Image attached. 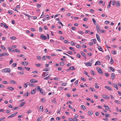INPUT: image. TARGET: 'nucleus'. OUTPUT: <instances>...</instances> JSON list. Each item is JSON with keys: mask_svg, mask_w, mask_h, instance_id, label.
Segmentation results:
<instances>
[{"mask_svg": "<svg viewBox=\"0 0 121 121\" xmlns=\"http://www.w3.org/2000/svg\"><path fill=\"white\" fill-rule=\"evenodd\" d=\"M11 71V70L9 68H6L2 69L1 72H2L9 73Z\"/></svg>", "mask_w": 121, "mask_h": 121, "instance_id": "nucleus-1", "label": "nucleus"}, {"mask_svg": "<svg viewBox=\"0 0 121 121\" xmlns=\"http://www.w3.org/2000/svg\"><path fill=\"white\" fill-rule=\"evenodd\" d=\"M17 114V112L15 113H14L12 114H11L10 116H8L7 117L8 118H10L12 117H13L15 116Z\"/></svg>", "mask_w": 121, "mask_h": 121, "instance_id": "nucleus-2", "label": "nucleus"}, {"mask_svg": "<svg viewBox=\"0 0 121 121\" xmlns=\"http://www.w3.org/2000/svg\"><path fill=\"white\" fill-rule=\"evenodd\" d=\"M84 64L86 66H91L92 65L91 63L90 62H84Z\"/></svg>", "mask_w": 121, "mask_h": 121, "instance_id": "nucleus-3", "label": "nucleus"}, {"mask_svg": "<svg viewBox=\"0 0 121 121\" xmlns=\"http://www.w3.org/2000/svg\"><path fill=\"white\" fill-rule=\"evenodd\" d=\"M40 93L43 95H45L46 93L41 88L40 90Z\"/></svg>", "mask_w": 121, "mask_h": 121, "instance_id": "nucleus-4", "label": "nucleus"}, {"mask_svg": "<svg viewBox=\"0 0 121 121\" xmlns=\"http://www.w3.org/2000/svg\"><path fill=\"white\" fill-rule=\"evenodd\" d=\"M1 26H4L5 27L6 29H8L9 28L7 26V25L5 23H1Z\"/></svg>", "mask_w": 121, "mask_h": 121, "instance_id": "nucleus-5", "label": "nucleus"}, {"mask_svg": "<svg viewBox=\"0 0 121 121\" xmlns=\"http://www.w3.org/2000/svg\"><path fill=\"white\" fill-rule=\"evenodd\" d=\"M97 70H98V71L99 73L101 74H103V73L102 72V70L99 67H98L97 68Z\"/></svg>", "mask_w": 121, "mask_h": 121, "instance_id": "nucleus-6", "label": "nucleus"}, {"mask_svg": "<svg viewBox=\"0 0 121 121\" xmlns=\"http://www.w3.org/2000/svg\"><path fill=\"white\" fill-rule=\"evenodd\" d=\"M44 73L42 74V77L43 78H44L47 76L48 74V72H44Z\"/></svg>", "mask_w": 121, "mask_h": 121, "instance_id": "nucleus-7", "label": "nucleus"}, {"mask_svg": "<svg viewBox=\"0 0 121 121\" xmlns=\"http://www.w3.org/2000/svg\"><path fill=\"white\" fill-rule=\"evenodd\" d=\"M102 97L104 98L108 99L109 98V97L108 95H102Z\"/></svg>", "mask_w": 121, "mask_h": 121, "instance_id": "nucleus-8", "label": "nucleus"}, {"mask_svg": "<svg viewBox=\"0 0 121 121\" xmlns=\"http://www.w3.org/2000/svg\"><path fill=\"white\" fill-rule=\"evenodd\" d=\"M96 37L97 39V40L99 42H101V39H100L99 35L98 34H96Z\"/></svg>", "mask_w": 121, "mask_h": 121, "instance_id": "nucleus-9", "label": "nucleus"}, {"mask_svg": "<svg viewBox=\"0 0 121 121\" xmlns=\"http://www.w3.org/2000/svg\"><path fill=\"white\" fill-rule=\"evenodd\" d=\"M28 63L27 62H26V61L25 62H22L21 63L24 66L26 65H28Z\"/></svg>", "mask_w": 121, "mask_h": 121, "instance_id": "nucleus-10", "label": "nucleus"}, {"mask_svg": "<svg viewBox=\"0 0 121 121\" xmlns=\"http://www.w3.org/2000/svg\"><path fill=\"white\" fill-rule=\"evenodd\" d=\"M30 82L31 83H35L38 82L37 81H35L34 79H32L30 80Z\"/></svg>", "mask_w": 121, "mask_h": 121, "instance_id": "nucleus-11", "label": "nucleus"}, {"mask_svg": "<svg viewBox=\"0 0 121 121\" xmlns=\"http://www.w3.org/2000/svg\"><path fill=\"white\" fill-rule=\"evenodd\" d=\"M115 4L117 7H119L120 6V4L119 1H117L116 2Z\"/></svg>", "mask_w": 121, "mask_h": 121, "instance_id": "nucleus-12", "label": "nucleus"}, {"mask_svg": "<svg viewBox=\"0 0 121 121\" xmlns=\"http://www.w3.org/2000/svg\"><path fill=\"white\" fill-rule=\"evenodd\" d=\"M41 38L45 40L46 39V37L45 36L43 35H41Z\"/></svg>", "mask_w": 121, "mask_h": 121, "instance_id": "nucleus-13", "label": "nucleus"}, {"mask_svg": "<svg viewBox=\"0 0 121 121\" xmlns=\"http://www.w3.org/2000/svg\"><path fill=\"white\" fill-rule=\"evenodd\" d=\"M39 110L40 112H43V106H40Z\"/></svg>", "mask_w": 121, "mask_h": 121, "instance_id": "nucleus-14", "label": "nucleus"}, {"mask_svg": "<svg viewBox=\"0 0 121 121\" xmlns=\"http://www.w3.org/2000/svg\"><path fill=\"white\" fill-rule=\"evenodd\" d=\"M27 84L28 85L31 86V87H34L35 86L34 84H32L30 83V82H27Z\"/></svg>", "mask_w": 121, "mask_h": 121, "instance_id": "nucleus-15", "label": "nucleus"}, {"mask_svg": "<svg viewBox=\"0 0 121 121\" xmlns=\"http://www.w3.org/2000/svg\"><path fill=\"white\" fill-rule=\"evenodd\" d=\"M18 69L19 70H21L22 71H24V68L22 67H19Z\"/></svg>", "mask_w": 121, "mask_h": 121, "instance_id": "nucleus-16", "label": "nucleus"}, {"mask_svg": "<svg viewBox=\"0 0 121 121\" xmlns=\"http://www.w3.org/2000/svg\"><path fill=\"white\" fill-rule=\"evenodd\" d=\"M105 88L108 89L109 91L112 90V89L110 88V87L108 86H105Z\"/></svg>", "mask_w": 121, "mask_h": 121, "instance_id": "nucleus-17", "label": "nucleus"}, {"mask_svg": "<svg viewBox=\"0 0 121 121\" xmlns=\"http://www.w3.org/2000/svg\"><path fill=\"white\" fill-rule=\"evenodd\" d=\"M91 40V41L93 42L95 44L97 43L96 40L95 39H92Z\"/></svg>", "mask_w": 121, "mask_h": 121, "instance_id": "nucleus-18", "label": "nucleus"}, {"mask_svg": "<svg viewBox=\"0 0 121 121\" xmlns=\"http://www.w3.org/2000/svg\"><path fill=\"white\" fill-rule=\"evenodd\" d=\"M105 32V31H104V30L100 29V30L99 31V32L98 33H104Z\"/></svg>", "mask_w": 121, "mask_h": 121, "instance_id": "nucleus-19", "label": "nucleus"}, {"mask_svg": "<svg viewBox=\"0 0 121 121\" xmlns=\"http://www.w3.org/2000/svg\"><path fill=\"white\" fill-rule=\"evenodd\" d=\"M115 74L114 73H112L111 74V76L112 77V80H113L114 79Z\"/></svg>", "mask_w": 121, "mask_h": 121, "instance_id": "nucleus-20", "label": "nucleus"}, {"mask_svg": "<svg viewBox=\"0 0 121 121\" xmlns=\"http://www.w3.org/2000/svg\"><path fill=\"white\" fill-rule=\"evenodd\" d=\"M36 93V91L35 89H33L32 90L31 92V93L32 94H34Z\"/></svg>", "mask_w": 121, "mask_h": 121, "instance_id": "nucleus-21", "label": "nucleus"}, {"mask_svg": "<svg viewBox=\"0 0 121 121\" xmlns=\"http://www.w3.org/2000/svg\"><path fill=\"white\" fill-rule=\"evenodd\" d=\"M98 48L99 50L100 51H101L102 52H103V51L102 49V48H101V47L100 46H99L98 47Z\"/></svg>", "mask_w": 121, "mask_h": 121, "instance_id": "nucleus-22", "label": "nucleus"}, {"mask_svg": "<svg viewBox=\"0 0 121 121\" xmlns=\"http://www.w3.org/2000/svg\"><path fill=\"white\" fill-rule=\"evenodd\" d=\"M96 29L98 32H99V31L100 30L99 28V26H97L96 27Z\"/></svg>", "mask_w": 121, "mask_h": 121, "instance_id": "nucleus-23", "label": "nucleus"}, {"mask_svg": "<svg viewBox=\"0 0 121 121\" xmlns=\"http://www.w3.org/2000/svg\"><path fill=\"white\" fill-rule=\"evenodd\" d=\"M8 49L11 52H12L13 51H14L13 50L12 48H11L8 47Z\"/></svg>", "mask_w": 121, "mask_h": 121, "instance_id": "nucleus-24", "label": "nucleus"}, {"mask_svg": "<svg viewBox=\"0 0 121 121\" xmlns=\"http://www.w3.org/2000/svg\"><path fill=\"white\" fill-rule=\"evenodd\" d=\"M100 61H97L95 63V65H100Z\"/></svg>", "mask_w": 121, "mask_h": 121, "instance_id": "nucleus-25", "label": "nucleus"}, {"mask_svg": "<svg viewBox=\"0 0 121 121\" xmlns=\"http://www.w3.org/2000/svg\"><path fill=\"white\" fill-rule=\"evenodd\" d=\"M35 89L37 91H40V89H41L40 87L39 86H36L35 87Z\"/></svg>", "mask_w": 121, "mask_h": 121, "instance_id": "nucleus-26", "label": "nucleus"}, {"mask_svg": "<svg viewBox=\"0 0 121 121\" xmlns=\"http://www.w3.org/2000/svg\"><path fill=\"white\" fill-rule=\"evenodd\" d=\"M42 119V118L41 117H38L37 120V121H41Z\"/></svg>", "mask_w": 121, "mask_h": 121, "instance_id": "nucleus-27", "label": "nucleus"}, {"mask_svg": "<svg viewBox=\"0 0 121 121\" xmlns=\"http://www.w3.org/2000/svg\"><path fill=\"white\" fill-rule=\"evenodd\" d=\"M88 115H92L93 114L92 112L91 111H88Z\"/></svg>", "mask_w": 121, "mask_h": 121, "instance_id": "nucleus-28", "label": "nucleus"}, {"mask_svg": "<svg viewBox=\"0 0 121 121\" xmlns=\"http://www.w3.org/2000/svg\"><path fill=\"white\" fill-rule=\"evenodd\" d=\"M3 56H8L9 55V54L8 53L5 52H4V53H3Z\"/></svg>", "mask_w": 121, "mask_h": 121, "instance_id": "nucleus-29", "label": "nucleus"}, {"mask_svg": "<svg viewBox=\"0 0 121 121\" xmlns=\"http://www.w3.org/2000/svg\"><path fill=\"white\" fill-rule=\"evenodd\" d=\"M113 85H114V87H115L117 90L118 89V88L117 87V84L116 83H113Z\"/></svg>", "mask_w": 121, "mask_h": 121, "instance_id": "nucleus-30", "label": "nucleus"}, {"mask_svg": "<svg viewBox=\"0 0 121 121\" xmlns=\"http://www.w3.org/2000/svg\"><path fill=\"white\" fill-rule=\"evenodd\" d=\"M81 53L82 55L84 57H86V55H85V53L82 52H81Z\"/></svg>", "mask_w": 121, "mask_h": 121, "instance_id": "nucleus-31", "label": "nucleus"}, {"mask_svg": "<svg viewBox=\"0 0 121 121\" xmlns=\"http://www.w3.org/2000/svg\"><path fill=\"white\" fill-rule=\"evenodd\" d=\"M81 108L83 110H84L86 109V108L85 106L83 105L81 106Z\"/></svg>", "mask_w": 121, "mask_h": 121, "instance_id": "nucleus-32", "label": "nucleus"}, {"mask_svg": "<svg viewBox=\"0 0 121 121\" xmlns=\"http://www.w3.org/2000/svg\"><path fill=\"white\" fill-rule=\"evenodd\" d=\"M14 51L17 52L19 53L20 52V51L19 50L17 49H15L13 50Z\"/></svg>", "mask_w": 121, "mask_h": 121, "instance_id": "nucleus-33", "label": "nucleus"}, {"mask_svg": "<svg viewBox=\"0 0 121 121\" xmlns=\"http://www.w3.org/2000/svg\"><path fill=\"white\" fill-rule=\"evenodd\" d=\"M70 69L71 70H74L76 69L73 66H71L70 67Z\"/></svg>", "mask_w": 121, "mask_h": 121, "instance_id": "nucleus-34", "label": "nucleus"}, {"mask_svg": "<svg viewBox=\"0 0 121 121\" xmlns=\"http://www.w3.org/2000/svg\"><path fill=\"white\" fill-rule=\"evenodd\" d=\"M41 102L43 103L45 102L46 101V100L44 98H41Z\"/></svg>", "mask_w": 121, "mask_h": 121, "instance_id": "nucleus-35", "label": "nucleus"}, {"mask_svg": "<svg viewBox=\"0 0 121 121\" xmlns=\"http://www.w3.org/2000/svg\"><path fill=\"white\" fill-rule=\"evenodd\" d=\"M30 93V92H27L26 93H25L23 95V96L24 97L26 96H28V94Z\"/></svg>", "mask_w": 121, "mask_h": 121, "instance_id": "nucleus-36", "label": "nucleus"}, {"mask_svg": "<svg viewBox=\"0 0 121 121\" xmlns=\"http://www.w3.org/2000/svg\"><path fill=\"white\" fill-rule=\"evenodd\" d=\"M7 89H10V90L11 91H13L14 90V88L12 87L7 88Z\"/></svg>", "mask_w": 121, "mask_h": 121, "instance_id": "nucleus-37", "label": "nucleus"}, {"mask_svg": "<svg viewBox=\"0 0 121 121\" xmlns=\"http://www.w3.org/2000/svg\"><path fill=\"white\" fill-rule=\"evenodd\" d=\"M27 83H25L23 85V87H24L25 88H26V87H27Z\"/></svg>", "mask_w": 121, "mask_h": 121, "instance_id": "nucleus-38", "label": "nucleus"}, {"mask_svg": "<svg viewBox=\"0 0 121 121\" xmlns=\"http://www.w3.org/2000/svg\"><path fill=\"white\" fill-rule=\"evenodd\" d=\"M70 43L72 45H74L76 43H74L73 42H70Z\"/></svg>", "mask_w": 121, "mask_h": 121, "instance_id": "nucleus-39", "label": "nucleus"}, {"mask_svg": "<svg viewBox=\"0 0 121 121\" xmlns=\"http://www.w3.org/2000/svg\"><path fill=\"white\" fill-rule=\"evenodd\" d=\"M103 106L105 107V109L107 110L109 109V107L108 106H107L106 105H104Z\"/></svg>", "mask_w": 121, "mask_h": 121, "instance_id": "nucleus-40", "label": "nucleus"}, {"mask_svg": "<svg viewBox=\"0 0 121 121\" xmlns=\"http://www.w3.org/2000/svg\"><path fill=\"white\" fill-rule=\"evenodd\" d=\"M10 82L11 83H12L13 84H15L16 83V82L13 80H11Z\"/></svg>", "mask_w": 121, "mask_h": 121, "instance_id": "nucleus-41", "label": "nucleus"}, {"mask_svg": "<svg viewBox=\"0 0 121 121\" xmlns=\"http://www.w3.org/2000/svg\"><path fill=\"white\" fill-rule=\"evenodd\" d=\"M44 17L46 18L49 19L50 18V16L48 15H46L44 16Z\"/></svg>", "mask_w": 121, "mask_h": 121, "instance_id": "nucleus-42", "label": "nucleus"}, {"mask_svg": "<svg viewBox=\"0 0 121 121\" xmlns=\"http://www.w3.org/2000/svg\"><path fill=\"white\" fill-rule=\"evenodd\" d=\"M60 65L61 66H63L64 65V62H61L60 63Z\"/></svg>", "mask_w": 121, "mask_h": 121, "instance_id": "nucleus-43", "label": "nucleus"}, {"mask_svg": "<svg viewBox=\"0 0 121 121\" xmlns=\"http://www.w3.org/2000/svg\"><path fill=\"white\" fill-rule=\"evenodd\" d=\"M25 103L24 102H22L21 104L19 106L20 107H22L25 104Z\"/></svg>", "mask_w": 121, "mask_h": 121, "instance_id": "nucleus-44", "label": "nucleus"}, {"mask_svg": "<svg viewBox=\"0 0 121 121\" xmlns=\"http://www.w3.org/2000/svg\"><path fill=\"white\" fill-rule=\"evenodd\" d=\"M10 39H11L14 40L16 39V38L14 36H12L10 37Z\"/></svg>", "mask_w": 121, "mask_h": 121, "instance_id": "nucleus-45", "label": "nucleus"}, {"mask_svg": "<svg viewBox=\"0 0 121 121\" xmlns=\"http://www.w3.org/2000/svg\"><path fill=\"white\" fill-rule=\"evenodd\" d=\"M69 49L71 50L72 51H75V49L74 48L72 47H70L69 48Z\"/></svg>", "mask_w": 121, "mask_h": 121, "instance_id": "nucleus-46", "label": "nucleus"}, {"mask_svg": "<svg viewBox=\"0 0 121 121\" xmlns=\"http://www.w3.org/2000/svg\"><path fill=\"white\" fill-rule=\"evenodd\" d=\"M17 65V63H14L12 65V66L13 67H15Z\"/></svg>", "mask_w": 121, "mask_h": 121, "instance_id": "nucleus-47", "label": "nucleus"}, {"mask_svg": "<svg viewBox=\"0 0 121 121\" xmlns=\"http://www.w3.org/2000/svg\"><path fill=\"white\" fill-rule=\"evenodd\" d=\"M67 53L71 55L73 54V52L72 51H69L67 52Z\"/></svg>", "mask_w": 121, "mask_h": 121, "instance_id": "nucleus-48", "label": "nucleus"}, {"mask_svg": "<svg viewBox=\"0 0 121 121\" xmlns=\"http://www.w3.org/2000/svg\"><path fill=\"white\" fill-rule=\"evenodd\" d=\"M105 58L106 60H108L109 59L110 57L108 55L106 56L105 57Z\"/></svg>", "mask_w": 121, "mask_h": 121, "instance_id": "nucleus-49", "label": "nucleus"}, {"mask_svg": "<svg viewBox=\"0 0 121 121\" xmlns=\"http://www.w3.org/2000/svg\"><path fill=\"white\" fill-rule=\"evenodd\" d=\"M115 1L114 0L111 1V4L112 5H114L115 3Z\"/></svg>", "mask_w": 121, "mask_h": 121, "instance_id": "nucleus-50", "label": "nucleus"}, {"mask_svg": "<svg viewBox=\"0 0 121 121\" xmlns=\"http://www.w3.org/2000/svg\"><path fill=\"white\" fill-rule=\"evenodd\" d=\"M114 101L117 104H120V101L117 100H115Z\"/></svg>", "mask_w": 121, "mask_h": 121, "instance_id": "nucleus-51", "label": "nucleus"}, {"mask_svg": "<svg viewBox=\"0 0 121 121\" xmlns=\"http://www.w3.org/2000/svg\"><path fill=\"white\" fill-rule=\"evenodd\" d=\"M18 107H15L12 108V110L13 111L15 110V109H17L18 108Z\"/></svg>", "mask_w": 121, "mask_h": 121, "instance_id": "nucleus-52", "label": "nucleus"}, {"mask_svg": "<svg viewBox=\"0 0 121 121\" xmlns=\"http://www.w3.org/2000/svg\"><path fill=\"white\" fill-rule=\"evenodd\" d=\"M110 69L113 72H114L115 71V69L114 68H112L111 67H110Z\"/></svg>", "mask_w": 121, "mask_h": 121, "instance_id": "nucleus-53", "label": "nucleus"}, {"mask_svg": "<svg viewBox=\"0 0 121 121\" xmlns=\"http://www.w3.org/2000/svg\"><path fill=\"white\" fill-rule=\"evenodd\" d=\"M1 48L3 49L4 50H5V47L3 45H2L1 46Z\"/></svg>", "mask_w": 121, "mask_h": 121, "instance_id": "nucleus-54", "label": "nucleus"}, {"mask_svg": "<svg viewBox=\"0 0 121 121\" xmlns=\"http://www.w3.org/2000/svg\"><path fill=\"white\" fill-rule=\"evenodd\" d=\"M24 68L25 69L27 70V71H29L30 69V68L29 67H25Z\"/></svg>", "mask_w": 121, "mask_h": 121, "instance_id": "nucleus-55", "label": "nucleus"}, {"mask_svg": "<svg viewBox=\"0 0 121 121\" xmlns=\"http://www.w3.org/2000/svg\"><path fill=\"white\" fill-rule=\"evenodd\" d=\"M8 13L10 14H12V12L11 10H9L8 11Z\"/></svg>", "mask_w": 121, "mask_h": 121, "instance_id": "nucleus-56", "label": "nucleus"}, {"mask_svg": "<svg viewBox=\"0 0 121 121\" xmlns=\"http://www.w3.org/2000/svg\"><path fill=\"white\" fill-rule=\"evenodd\" d=\"M4 86L3 84H0V88H4Z\"/></svg>", "mask_w": 121, "mask_h": 121, "instance_id": "nucleus-57", "label": "nucleus"}, {"mask_svg": "<svg viewBox=\"0 0 121 121\" xmlns=\"http://www.w3.org/2000/svg\"><path fill=\"white\" fill-rule=\"evenodd\" d=\"M13 60L12 59L9 62V65H10L13 62Z\"/></svg>", "mask_w": 121, "mask_h": 121, "instance_id": "nucleus-58", "label": "nucleus"}, {"mask_svg": "<svg viewBox=\"0 0 121 121\" xmlns=\"http://www.w3.org/2000/svg\"><path fill=\"white\" fill-rule=\"evenodd\" d=\"M91 72L92 74L93 75H95V73L94 72V71H93V70L91 71Z\"/></svg>", "mask_w": 121, "mask_h": 121, "instance_id": "nucleus-59", "label": "nucleus"}, {"mask_svg": "<svg viewBox=\"0 0 121 121\" xmlns=\"http://www.w3.org/2000/svg\"><path fill=\"white\" fill-rule=\"evenodd\" d=\"M36 6L38 8H39L41 7V5L39 4H36Z\"/></svg>", "mask_w": 121, "mask_h": 121, "instance_id": "nucleus-60", "label": "nucleus"}, {"mask_svg": "<svg viewBox=\"0 0 121 121\" xmlns=\"http://www.w3.org/2000/svg\"><path fill=\"white\" fill-rule=\"evenodd\" d=\"M92 20L94 24H95L96 22V21L94 18H92Z\"/></svg>", "mask_w": 121, "mask_h": 121, "instance_id": "nucleus-61", "label": "nucleus"}, {"mask_svg": "<svg viewBox=\"0 0 121 121\" xmlns=\"http://www.w3.org/2000/svg\"><path fill=\"white\" fill-rule=\"evenodd\" d=\"M71 29L73 30H75L76 29V27H71Z\"/></svg>", "mask_w": 121, "mask_h": 121, "instance_id": "nucleus-62", "label": "nucleus"}, {"mask_svg": "<svg viewBox=\"0 0 121 121\" xmlns=\"http://www.w3.org/2000/svg\"><path fill=\"white\" fill-rule=\"evenodd\" d=\"M42 60L44 61L45 60H46L45 56H43V57L42 58Z\"/></svg>", "mask_w": 121, "mask_h": 121, "instance_id": "nucleus-63", "label": "nucleus"}, {"mask_svg": "<svg viewBox=\"0 0 121 121\" xmlns=\"http://www.w3.org/2000/svg\"><path fill=\"white\" fill-rule=\"evenodd\" d=\"M76 56L78 58H81V55L79 54H77L76 55Z\"/></svg>", "mask_w": 121, "mask_h": 121, "instance_id": "nucleus-64", "label": "nucleus"}]
</instances>
